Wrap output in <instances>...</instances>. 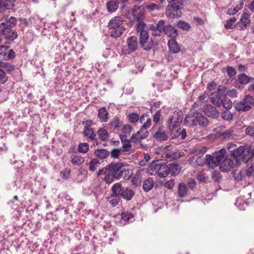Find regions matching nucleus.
I'll list each match as a JSON object with an SVG mask.
<instances>
[{
	"mask_svg": "<svg viewBox=\"0 0 254 254\" xmlns=\"http://www.w3.org/2000/svg\"><path fill=\"white\" fill-rule=\"evenodd\" d=\"M246 174L248 177L254 176V164L248 167L246 170Z\"/></svg>",
	"mask_w": 254,
	"mask_h": 254,
	"instance_id": "8fccbe9b",
	"label": "nucleus"
},
{
	"mask_svg": "<svg viewBox=\"0 0 254 254\" xmlns=\"http://www.w3.org/2000/svg\"><path fill=\"white\" fill-rule=\"evenodd\" d=\"M170 5L167 8L166 15L170 18H179L182 16L181 9L183 8L182 0H167Z\"/></svg>",
	"mask_w": 254,
	"mask_h": 254,
	"instance_id": "7ed1b4c3",
	"label": "nucleus"
},
{
	"mask_svg": "<svg viewBox=\"0 0 254 254\" xmlns=\"http://www.w3.org/2000/svg\"><path fill=\"white\" fill-rule=\"evenodd\" d=\"M168 46L170 50L174 53H177L180 51V48L177 42L173 39H171L168 41Z\"/></svg>",
	"mask_w": 254,
	"mask_h": 254,
	"instance_id": "2f4dec72",
	"label": "nucleus"
},
{
	"mask_svg": "<svg viewBox=\"0 0 254 254\" xmlns=\"http://www.w3.org/2000/svg\"><path fill=\"white\" fill-rule=\"evenodd\" d=\"M97 134L99 138L104 141H106L109 139V134L107 130L103 128L99 129Z\"/></svg>",
	"mask_w": 254,
	"mask_h": 254,
	"instance_id": "473e14b6",
	"label": "nucleus"
},
{
	"mask_svg": "<svg viewBox=\"0 0 254 254\" xmlns=\"http://www.w3.org/2000/svg\"><path fill=\"white\" fill-rule=\"evenodd\" d=\"M0 24H3V26L6 28H12L17 24V20L13 16H9L8 15H4L0 20Z\"/></svg>",
	"mask_w": 254,
	"mask_h": 254,
	"instance_id": "ddd939ff",
	"label": "nucleus"
},
{
	"mask_svg": "<svg viewBox=\"0 0 254 254\" xmlns=\"http://www.w3.org/2000/svg\"><path fill=\"white\" fill-rule=\"evenodd\" d=\"M207 177L205 175V174H202L201 173H200L199 174H198L197 175V180L200 181V182H206L207 180Z\"/></svg>",
	"mask_w": 254,
	"mask_h": 254,
	"instance_id": "69168bd1",
	"label": "nucleus"
},
{
	"mask_svg": "<svg viewBox=\"0 0 254 254\" xmlns=\"http://www.w3.org/2000/svg\"><path fill=\"white\" fill-rule=\"evenodd\" d=\"M146 24L143 22H139L137 26L136 29L138 32H140L141 33L142 31H147L144 29Z\"/></svg>",
	"mask_w": 254,
	"mask_h": 254,
	"instance_id": "052dcab7",
	"label": "nucleus"
},
{
	"mask_svg": "<svg viewBox=\"0 0 254 254\" xmlns=\"http://www.w3.org/2000/svg\"><path fill=\"white\" fill-rule=\"evenodd\" d=\"M95 154L98 157L105 159L109 156L110 152L105 149H100L95 150Z\"/></svg>",
	"mask_w": 254,
	"mask_h": 254,
	"instance_id": "72a5a7b5",
	"label": "nucleus"
},
{
	"mask_svg": "<svg viewBox=\"0 0 254 254\" xmlns=\"http://www.w3.org/2000/svg\"><path fill=\"white\" fill-rule=\"evenodd\" d=\"M122 150L124 152H128L130 151L131 148V145L130 141L123 143Z\"/></svg>",
	"mask_w": 254,
	"mask_h": 254,
	"instance_id": "864d4df0",
	"label": "nucleus"
},
{
	"mask_svg": "<svg viewBox=\"0 0 254 254\" xmlns=\"http://www.w3.org/2000/svg\"><path fill=\"white\" fill-rule=\"evenodd\" d=\"M244 6V2L243 1H241L239 2L238 4H237L236 6L233 8H231L229 9L227 11V14L232 15L235 14L237 12H238L240 10L242 9Z\"/></svg>",
	"mask_w": 254,
	"mask_h": 254,
	"instance_id": "c85d7f7f",
	"label": "nucleus"
},
{
	"mask_svg": "<svg viewBox=\"0 0 254 254\" xmlns=\"http://www.w3.org/2000/svg\"><path fill=\"white\" fill-rule=\"evenodd\" d=\"M204 112L206 116L215 119L217 118L219 115L216 109L211 105L207 106L204 109Z\"/></svg>",
	"mask_w": 254,
	"mask_h": 254,
	"instance_id": "dca6fc26",
	"label": "nucleus"
},
{
	"mask_svg": "<svg viewBox=\"0 0 254 254\" xmlns=\"http://www.w3.org/2000/svg\"><path fill=\"white\" fill-rule=\"evenodd\" d=\"M148 135V131L144 128L141 127L136 133L132 135L130 140L132 142L137 143L140 142L142 139L146 138Z\"/></svg>",
	"mask_w": 254,
	"mask_h": 254,
	"instance_id": "9d476101",
	"label": "nucleus"
},
{
	"mask_svg": "<svg viewBox=\"0 0 254 254\" xmlns=\"http://www.w3.org/2000/svg\"><path fill=\"white\" fill-rule=\"evenodd\" d=\"M141 179L139 175H135L131 179V184L135 186H138L140 185Z\"/></svg>",
	"mask_w": 254,
	"mask_h": 254,
	"instance_id": "603ef678",
	"label": "nucleus"
},
{
	"mask_svg": "<svg viewBox=\"0 0 254 254\" xmlns=\"http://www.w3.org/2000/svg\"><path fill=\"white\" fill-rule=\"evenodd\" d=\"M128 120L130 123H135L139 120V116L134 113L129 114Z\"/></svg>",
	"mask_w": 254,
	"mask_h": 254,
	"instance_id": "de8ad7c7",
	"label": "nucleus"
},
{
	"mask_svg": "<svg viewBox=\"0 0 254 254\" xmlns=\"http://www.w3.org/2000/svg\"><path fill=\"white\" fill-rule=\"evenodd\" d=\"M245 133L248 135L254 137V127L251 126L248 127L245 129Z\"/></svg>",
	"mask_w": 254,
	"mask_h": 254,
	"instance_id": "680f3d73",
	"label": "nucleus"
},
{
	"mask_svg": "<svg viewBox=\"0 0 254 254\" xmlns=\"http://www.w3.org/2000/svg\"><path fill=\"white\" fill-rule=\"evenodd\" d=\"M233 116L232 114L228 110L222 112L221 115L222 118L226 121L231 120L233 119Z\"/></svg>",
	"mask_w": 254,
	"mask_h": 254,
	"instance_id": "a18cd8bd",
	"label": "nucleus"
},
{
	"mask_svg": "<svg viewBox=\"0 0 254 254\" xmlns=\"http://www.w3.org/2000/svg\"><path fill=\"white\" fill-rule=\"evenodd\" d=\"M232 102L228 99H225L224 101H223V104L222 105L227 110L230 109L232 107Z\"/></svg>",
	"mask_w": 254,
	"mask_h": 254,
	"instance_id": "3c124183",
	"label": "nucleus"
},
{
	"mask_svg": "<svg viewBox=\"0 0 254 254\" xmlns=\"http://www.w3.org/2000/svg\"><path fill=\"white\" fill-rule=\"evenodd\" d=\"M237 149V145L235 144H231L228 147V150L232 154V156H233Z\"/></svg>",
	"mask_w": 254,
	"mask_h": 254,
	"instance_id": "e2e57ef3",
	"label": "nucleus"
},
{
	"mask_svg": "<svg viewBox=\"0 0 254 254\" xmlns=\"http://www.w3.org/2000/svg\"><path fill=\"white\" fill-rule=\"evenodd\" d=\"M198 122L202 127H206L208 125L207 118L204 117L201 113L195 112V123Z\"/></svg>",
	"mask_w": 254,
	"mask_h": 254,
	"instance_id": "4be33fe9",
	"label": "nucleus"
},
{
	"mask_svg": "<svg viewBox=\"0 0 254 254\" xmlns=\"http://www.w3.org/2000/svg\"><path fill=\"white\" fill-rule=\"evenodd\" d=\"M217 90L221 95H228L231 98H236L238 94L237 91L236 89L227 90L223 85H219Z\"/></svg>",
	"mask_w": 254,
	"mask_h": 254,
	"instance_id": "2eb2a0df",
	"label": "nucleus"
},
{
	"mask_svg": "<svg viewBox=\"0 0 254 254\" xmlns=\"http://www.w3.org/2000/svg\"><path fill=\"white\" fill-rule=\"evenodd\" d=\"M3 24H0V30L4 38L8 40L13 41L17 37L16 31L12 28H6L3 26Z\"/></svg>",
	"mask_w": 254,
	"mask_h": 254,
	"instance_id": "1a4fd4ad",
	"label": "nucleus"
},
{
	"mask_svg": "<svg viewBox=\"0 0 254 254\" xmlns=\"http://www.w3.org/2000/svg\"><path fill=\"white\" fill-rule=\"evenodd\" d=\"M233 158H236L238 160L247 162L249 161V157L246 154L245 148L243 146H240L235 151L234 155L232 156Z\"/></svg>",
	"mask_w": 254,
	"mask_h": 254,
	"instance_id": "f8f14e48",
	"label": "nucleus"
},
{
	"mask_svg": "<svg viewBox=\"0 0 254 254\" xmlns=\"http://www.w3.org/2000/svg\"><path fill=\"white\" fill-rule=\"evenodd\" d=\"M180 112H174L168 120V127L171 132L172 138H177L180 135V123L182 121V117Z\"/></svg>",
	"mask_w": 254,
	"mask_h": 254,
	"instance_id": "f03ea898",
	"label": "nucleus"
},
{
	"mask_svg": "<svg viewBox=\"0 0 254 254\" xmlns=\"http://www.w3.org/2000/svg\"><path fill=\"white\" fill-rule=\"evenodd\" d=\"M89 149V145L86 143H80L78 147V151L79 152L85 153Z\"/></svg>",
	"mask_w": 254,
	"mask_h": 254,
	"instance_id": "c03bdc74",
	"label": "nucleus"
},
{
	"mask_svg": "<svg viewBox=\"0 0 254 254\" xmlns=\"http://www.w3.org/2000/svg\"><path fill=\"white\" fill-rule=\"evenodd\" d=\"M167 165L161 162L160 160L153 161L148 168L149 173L151 175H158L161 178H165L168 176Z\"/></svg>",
	"mask_w": 254,
	"mask_h": 254,
	"instance_id": "20e7f679",
	"label": "nucleus"
},
{
	"mask_svg": "<svg viewBox=\"0 0 254 254\" xmlns=\"http://www.w3.org/2000/svg\"><path fill=\"white\" fill-rule=\"evenodd\" d=\"M98 117L101 122H106L108 120V112L105 107H102L98 110Z\"/></svg>",
	"mask_w": 254,
	"mask_h": 254,
	"instance_id": "5701e85b",
	"label": "nucleus"
},
{
	"mask_svg": "<svg viewBox=\"0 0 254 254\" xmlns=\"http://www.w3.org/2000/svg\"><path fill=\"white\" fill-rule=\"evenodd\" d=\"M123 24L124 20L121 17L112 18L108 23L111 36L115 38L120 37L126 31Z\"/></svg>",
	"mask_w": 254,
	"mask_h": 254,
	"instance_id": "f257e3e1",
	"label": "nucleus"
},
{
	"mask_svg": "<svg viewBox=\"0 0 254 254\" xmlns=\"http://www.w3.org/2000/svg\"><path fill=\"white\" fill-rule=\"evenodd\" d=\"M7 80V77L5 73L3 70L0 69V83L3 84L5 83Z\"/></svg>",
	"mask_w": 254,
	"mask_h": 254,
	"instance_id": "6e6d98bb",
	"label": "nucleus"
},
{
	"mask_svg": "<svg viewBox=\"0 0 254 254\" xmlns=\"http://www.w3.org/2000/svg\"><path fill=\"white\" fill-rule=\"evenodd\" d=\"M236 20L237 19L235 17L228 20L224 25L225 27L227 29L233 28L234 27Z\"/></svg>",
	"mask_w": 254,
	"mask_h": 254,
	"instance_id": "37998d69",
	"label": "nucleus"
},
{
	"mask_svg": "<svg viewBox=\"0 0 254 254\" xmlns=\"http://www.w3.org/2000/svg\"><path fill=\"white\" fill-rule=\"evenodd\" d=\"M147 7L151 10H159L161 9V6L160 5H157L155 3H151L147 5Z\"/></svg>",
	"mask_w": 254,
	"mask_h": 254,
	"instance_id": "0e129e2a",
	"label": "nucleus"
},
{
	"mask_svg": "<svg viewBox=\"0 0 254 254\" xmlns=\"http://www.w3.org/2000/svg\"><path fill=\"white\" fill-rule=\"evenodd\" d=\"M164 24H165V21L164 20H160L158 22V23L156 26L151 25V26L150 27V29H152V27H153V28H155L160 31H162L163 30L164 31V28H165Z\"/></svg>",
	"mask_w": 254,
	"mask_h": 254,
	"instance_id": "09e8293b",
	"label": "nucleus"
},
{
	"mask_svg": "<svg viewBox=\"0 0 254 254\" xmlns=\"http://www.w3.org/2000/svg\"><path fill=\"white\" fill-rule=\"evenodd\" d=\"M108 201L113 206H115L120 201V197L111 194L108 197Z\"/></svg>",
	"mask_w": 254,
	"mask_h": 254,
	"instance_id": "58836bf2",
	"label": "nucleus"
},
{
	"mask_svg": "<svg viewBox=\"0 0 254 254\" xmlns=\"http://www.w3.org/2000/svg\"><path fill=\"white\" fill-rule=\"evenodd\" d=\"M70 159L71 163L73 165L76 166L80 165L84 162V158L81 156L75 154L71 155Z\"/></svg>",
	"mask_w": 254,
	"mask_h": 254,
	"instance_id": "a878e982",
	"label": "nucleus"
},
{
	"mask_svg": "<svg viewBox=\"0 0 254 254\" xmlns=\"http://www.w3.org/2000/svg\"><path fill=\"white\" fill-rule=\"evenodd\" d=\"M123 166L124 164L122 163H111L107 167L100 170L97 172V176L101 175L103 171L105 172H110L115 175L116 179H119L124 173L125 174L127 172L128 173V171L122 169Z\"/></svg>",
	"mask_w": 254,
	"mask_h": 254,
	"instance_id": "39448f33",
	"label": "nucleus"
},
{
	"mask_svg": "<svg viewBox=\"0 0 254 254\" xmlns=\"http://www.w3.org/2000/svg\"><path fill=\"white\" fill-rule=\"evenodd\" d=\"M178 193L179 197L183 198L187 195L188 188L184 183H180L178 185Z\"/></svg>",
	"mask_w": 254,
	"mask_h": 254,
	"instance_id": "b1692460",
	"label": "nucleus"
},
{
	"mask_svg": "<svg viewBox=\"0 0 254 254\" xmlns=\"http://www.w3.org/2000/svg\"><path fill=\"white\" fill-rule=\"evenodd\" d=\"M153 136L158 141H166L168 139V135L163 127H160Z\"/></svg>",
	"mask_w": 254,
	"mask_h": 254,
	"instance_id": "4468645a",
	"label": "nucleus"
},
{
	"mask_svg": "<svg viewBox=\"0 0 254 254\" xmlns=\"http://www.w3.org/2000/svg\"><path fill=\"white\" fill-rule=\"evenodd\" d=\"M250 15L247 13H244L236 25L238 29L242 31L245 30L250 23Z\"/></svg>",
	"mask_w": 254,
	"mask_h": 254,
	"instance_id": "9b49d317",
	"label": "nucleus"
},
{
	"mask_svg": "<svg viewBox=\"0 0 254 254\" xmlns=\"http://www.w3.org/2000/svg\"><path fill=\"white\" fill-rule=\"evenodd\" d=\"M127 46L130 52L135 51L138 47L137 38L131 36L127 40Z\"/></svg>",
	"mask_w": 254,
	"mask_h": 254,
	"instance_id": "a211bd4d",
	"label": "nucleus"
},
{
	"mask_svg": "<svg viewBox=\"0 0 254 254\" xmlns=\"http://www.w3.org/2000/svg\"><path fill=\"white\" fill-rule=\"evenodd\" d=\"M232 174L235 180L238 181H242L244 177V174L242 171L234 170Z\"/></svg>",
	"mask_w": 254,
	"mask_h": 254,
	"instance_id": "ea45409f",
	"label": "nucleus"
},
{
	"mask_svg": "<svg viewBox=\"0 0 254 254\" xmlns=\"http://www.w3.org/2000/svg\"><path fill=\"white\" fill-rule=\"evenodd\" d=\"M11 8L3 0H0V13H3L7 9Z\"/></svg>",
	"mask_w": 254,
	"mask_h": 254,
	"instance_id": "49530a36",
	"label": "nucleus"
},
{
	"mask_svg": "<svg viewBox=\"0 0 254 254\" xmlns=\"http://www.w3.org/2000/svg\"><path fill=\"white\" fill-rule=\"evenodd\" d=\"M178 27L184 30H189L191 27L190 25L184 21H179L177 23Z\"/></svg>",
	"mask_w": 254,
	"mask_h": 254,
	"instance_id": "79ce46f5",
	"label": "nucleus"
},
{
	"mask_svg": "<svg viewBox=\"0 0 254 254\" xmlns=\"http://www.w3.org/2000/svg\"><path fill=\"white\" fill-rule=\"evenodd\" d=\"M120 120L118 118H114L110 123L111 126L114 128L118 127L120 126Z\"/></svg>",
	"mask_w": 254,
	"mask_h": 254,
	"instance_id": "bf43d9fd",
	"label": "nucleus"
},
{
	"mask_svg": "<svg viewBox=\"0 0 254 254\" xmlns=\"http://www.w3.org/2000/svg\"><path fill=\"white\" fill-rule=\"evenodd\" d=\"M244 102L246 105L250 106L254 104V99L253 97L250 95H247L244 99Z\"/></svg>",
	"mask_w": 254,
	"mask_h": 254,
	"instance_id": "5fc2aeb1",
	"label": "nucleus"
},
{
	"mask_svg": "<svg viewBox=\"0 0 254 254\" xmlns=\"http://www.w3.org/2000/svg\"><path fill=\"white\" fill-rule=\"evenodd\" d=\"M132 13L134 19H140L144 15V8L142 6H135L132 9Z\"/></svg>",
	"mask_w": 254,
	"mask_h": 254,
	"instance_id": "f3484780",
	"label": "nucleus"
},
{
	"mask_svg": "<svg viewBox=\"0 0 254 254\" xmlns=\"http://www.w3.org/2000/svg\"><path fill=\"white\" fill-rule=\"evenodd\" d=\"M121 219L124 221L125 222L128 221L130 218L132 217V215L131 214L123 212L121 214Z\"/></svg>",
	"mask_w": 254,
	"mask_h": 254,
	"instance_id": "13d9d810",
	"label": "nucleus"
},
{
	"mask_svg": "<svg viewBox=\"0 0 254 254\" xmlns=\"http://www.w3.org/2000/svg\"><path fill=\"white\" fill-rule=\"evenodd\" d=\"M175 185V181L174 180L171 179L168 181H167L165 184V186L168 189H172L174 188Z\"/></svg>",
	"mask_w": 254,
	"mask_h": 254,
	"instance_id": "774afa93",
	"label": "nucleus"
},
{
	"mask_svg": "<svg viewBox=\"0 0 254 254\" xmlns=\"http://www.w3.org/2000/svg\"><path fill=\"white\" fill-rule=\"evenodd\" d=\"M169 170H168V175L170 173L173 176L178 175L181 171V167L179 165L171 163L167 165Z\"/></svg>",
	"mask_w": 254,
	"mask_h": 254,
	"instance_id": "aec40b11",
	"label": "nucleus"
},
{
	"mask_svg": "<svg viewBox=\"0 0 254 254\" xmlns=\"http://www.w3.org/2000/svg\"><path fill=\"white\" fill-rule=\"evenodd\" d=\"M107 7L109 12H113L118 8L119 3L117 1L110 0L107 3Z\"/></svg>",
	"mask_w": 254,
	"mask_h": 254,
	"instance_id": "cd10ccee",
	"label": "nucleus"
},
{
	"mask_svg": "<svg viewBox=\"0 0 254 254\" xmlns=\"http://www.w3.org/2000/svg\"><path fill=\"white\" fill-rule=\"evenodd\" d=\"M102 174L105 175L104 180L108 184L112 183L113 181L114 178H116L115 175L110 172H105L104 171H103V172L102 173Z\"/></svg>",
	"mask_w": 254,
	"mask_h": 254,
	"instance_id": "e433bc0d",
	"label": "nucleus"
},
{
	"mask_svg": "<svg viewBox=\"0 0 254 254\" xmlns=\"http://www.w3.org/2000/svg\"><path fill=\"white\" fill-rule=\"evenodd\" d=\"M236 110L238 111L246 112L251 110V106L246 105L244 102L237 101L234 103Z\"/></svg>",
	"mask_w": 254,
	"mask_h": 254,
	"instance_id": "6ab92c4d",
	"label": "nucleus"
},
{
	"mask_svg": "<svg viewBox=\"0 0 254 254\" xmlns=\"http://www.w3.org/2000/svg\"><path fill=\"white\" fill-rule=\"evenodd\" d=\"M238 79L241 83L246 84L250 82H253L254 78H250L245 74H242L239 75Z\"/></svg>",
	"mask_w": 254,
	"mask_h": 254,
	"instance_id": "c9c22d12",
	"label": "nucleus"
},
{
	"mask_svg": "<svg viewBox=\"0 0 254 254\" xmlns=\"http://www.w3.org/2000/svg\"><path fill=\"white\" fill-rule=\"evenodd\" d=\"M123 189L119 183H116L112 188L111 194L120 197Z\"/></svg>",
	"mask_w": 254,
	"mask_h": 254,
	"instance_id": "bb28decb",
	"label": "nucleus"
},
{
	"mask_svg": "<svg viewBox=\"0 0 254 254\" xmlns=\"http://www.w3.org/2000/svg\"><path fill=\"white\" fill-rule=\"evenodd\" d=\"M134 195V192L132 190L127 188H124L122 190L121 196H122L127 200H129L132 198Z\"/></svg>",
	"mask_w": 254,
	"mask_h": 254,
	"instance_id": "393cba45",
	"label": "nucleus"
},
{
	"mask_svg": "<svg viewBox=\"0 0 254 254\" xmlns=\"http://www.w3.org/2000/svg\"><path fill=\"white\" fill-rule=\"evenodd\" d=\"M83 134L85 136L87 137L91 140H94L96 136V134L94 133L93 130L89 128H86L84 129Z\"/></svg>",
	"mask_w": 254,
	"mask_h": 254,
	"instance_id": "a19ab883",
	"label": "nucleus"
},
{
	"mask_svg": "<svg viewBox=\"0 0 254 254\" xmlns=\"http://www.w3.org/2000/svg\"><path fill=\"white\" fill-rule=\"evenodd\" d=\"M164 32L169 36L174 38L178 35V31L171 25H167L165 26Z\"/></svg>",
	"mask_w": 254,
	"mask_h": 254,
	"instance_id": "412c9836",
	"label": "nucleus"
},
{
	"mask_svg": "<svg viewBox=\"0 0 254 254\" xmlns=\"http://www.w3.org/2000/svg\"><path fill=\"white\" fill-rule=\"evenodd\" d=\"M154 186V181L152 178L145 180L143 184V189L145 191H149Z\"/></svg>",
	"mask_w": 254,
	"mask_h": 254,
	"instance_id": "7c9ffc66",
	"label": "nucleus"
},
{
	"mask_svg": "<svg viewBox=\"0 0 254 254\" xmlns=\"http://www.w3.org/2000/svg\"><path fill=\"white\" fill-rule=\"evenodd\" d=\"M185 122L189 126H193L195 125V113L193 115L190 114L187 115L185 118Z\"/></svg>",
	"mask_w": 254,
	"mask_h": 254,
	"instance_id": "f704fd0d",
	"label": "nucleus"
},
{
	"mask_svg": "<svg viewBox=\"0 0 254 254\" xmlns=\"http://www.w3.org/2000/svg\"><path fill=\"white\" fill-rule=\"evenodd\" d=\"M140 44L145 50H150L152 48L153 44L147 31H142L140 33Z\"/></svg>",
	"mask_w": 254,
	"mask_h": 254,
	"instance_id": "6e6552de",
	"label": "nucleus"
},
{
	"mask_svg": "<svg viewBox=\"0 0 254 254\" xmlns=\"http://www.w3.org/2000/svg\"><path fill=\"white\" fill-rule=\"evenodd\" d=\"M121 149H114L111 152V156L113 158H117L118 157L120 152Z\"/></svg>",
	"mask_w": 254,
	"mask_h": 254,
	"instance_id": "338daca9",
	"label": "nucleus"
},
{
	"mask_svg": "<svg viewBox=\"0 0 254 254\" xmlns=\"http://www.w3.org/2000/svg\"><path fill=\"white\" fill-rule=\"evenodd\" d=\"M218 93L217 94L214 95V96L211 98V101L214 105L220 107L223 104V100L222 99V97L220 95L221 94L218 91Z\"/></svg>",
	"mask_w": 254,
	"mask_h": 254,
	"instance_id": "c756f323",
	"label": "nucleus"
},
{
	"mask_svg": "<svg viewBox=\"0 0 254 254\" xmlns=\"http://www.w3.org/2000/svg\"><path fill=\"white\" fill-rule=\"evenodd\" d=\"M226 150L224 149H221L219 151L213 153L212 155L207 154L206 157V162L209 167L213 168L218 166L222 159H224Z\"/></svg>",
	"mask_w": 254,
	"mask_h": 254,
	"instance_id": "423d86ee",
	"label": "nucleus"
},
{
	"mask_svg": "<svg viewBox=\"0 0 254 254\" xmlns=\"http://www.w3.org/2000/svg\"><path fill=\"white\" fill-rule=\"evenodd\" d=\"M100 165V163L97 159H93L89 162V169L91 171H94L99 167Z\"/></svg>",
	"mask_w": 254,
	"mask_h": 254,
	"instance_id": "4c0bfd02",
	"label": "nucleus"
},
{
	"mask_svg": "<svg viewBox=\"0 0 254 254\" xmlns=\"http://www.w3.org/2000/svg\"><path fill=\"white\" fill-rule=\"evenodd\" d=\"M7 80V77L5 73L3 70L0 69V83L3 84L5 83Z\"/></svg>",
	"mask_w": 254,
	"mask_h": 254,
	"instance_id": "4d7b16f0",
	"label": "nucleus"
},
{
	"mask_svg": "<svg viewBox=\"0 0 254 254\" xmlns=\"http://www.w3.org/2000/svg\"><path fill=\"white\" fill-rule=\"evenodd\" d=\"M241 165V162L236 158L232 156L225 158L220 164V168L223 172H227L233 167H238Z\"/></svg>",
	"mask_w": 254,
	"mask_h": 254,
	"instance_id": "0eeeda50",
	"label": "nucleus"
}]
</instances>
